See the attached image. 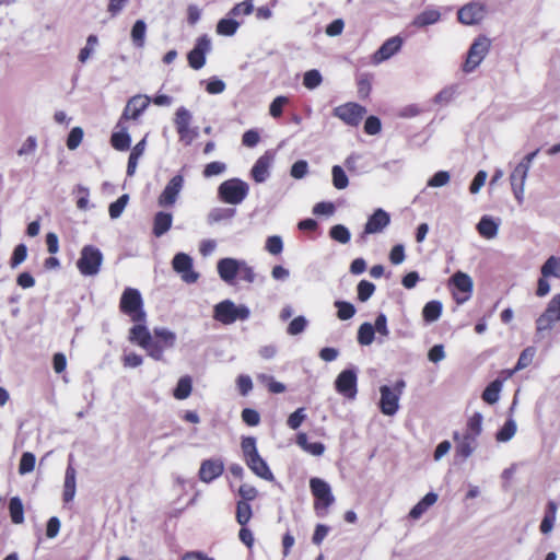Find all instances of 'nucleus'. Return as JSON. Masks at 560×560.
<instances>
[{
    "mask_svg": "<svg viewBox=\"0 0 560 560\" xmlns=\"http://www.w3.org/2000/svg\"><path fill=\"white\" fill-rule=\"evenodd\" d=\"M37 138L35 136H28L18 150V155L27 156L34 154L37 150Z\"/></svg>",
    "mask_w": 560,
    "mask_h": 560,
    "instance_id": "774afa93",
    "label": "nucleus"
},
{
    "mask_svg": "<svg viewBox=\"0 0 560 560\" xmlns=\"http://www.w3.org/2000/svg\"><path fill=\"white\" fill-rule=\"evenodd\" d=\"M528 175V171L524 165H516L513 172L510 175V182L512 186V191L521 205L524 200V191H525V183Z\"/></svg>",
    "mask_w": 560,
    "mask_h": 560,
    "instance_id": "aec40b11",
    "label": "nucleus"
},
{
    "mask_svg": "<svg viewBox=\"0 0 560 560\" xmlns=\"http://www.w3.org/2000/svg\"><path fill=\"white\" fill-rule=\"evenodd\" d=\"M296 444L305 452L320 456L325 452V445L322 442H308L306 433H299L296 436Z\"/></svg>",
    "mask_w": 560,
    "mask_h": 560,
    "instance_id": "2f4dec72",
    "label": "nucleus"
},
{
    "mask_svg": "<svg viewBox=\"0 0 560 560\" xmlns=\"http://www.w3.org/2000/svg\"><path fill=\"white\" fill-rule=\"evenodd\" d=\"M129 201V195H121L116 201L112 202L108 207V213L112 219H118L124 212Z\"/></svg>",
    "mask_w": 560,
    "mask_h": 560,
    "instance_id": "5fc2aeb1",
    "label": "nucleus"
},
{
    "mask_svg": "<svg viewBox=\"0 0 560 560\" xmlns=\"http://www.w3.org/2000/svg\"><path fill=\"white\" fill-rule=\"evenodd\" d=\"M486 7L481 2L472 1L462 7L457 12L458 21L464 25H475L485 16Z\"/></svg>",
    "mask_w": 560,
    "mask_h": 560,
    "instance_id": "dca6fc26",
    "label": "nucleus"
},
{
    "mask_svg": "<svg viewBox=\"0 0 560 560\" xmlns=\"http://www.w3.org/2000/svg\"><path fill=\"white\" fill-rule=\"evenodd\" d=\"M502 389V382L500 380L492 381L482 392V399L489 404H495L500 398V392Z\"/></svg>",
    "mask_w": 560,
    "mask_h": 560,
    "instance_id": "58836bf2",
    "label": "nucleus"
},
{
    "mask_svg": "<svg viewBox=\"0 0 560 560\" xmlns=\"http://www.w3.org/2000/svg\"><path fill=\"white\" fill-rule=\"evenodd\" d=\"M332 185L341 190L348 187L349 179L345 170L340 165H334L331 168Z\"/></svg>",
    "mask_w": 560,
    "mask_h": 560,
    "instance_id": "603ef678",
    "label": "nucleus"
},
{
    "mask_svg": "<svg viewBox=\"0 0 560 560\" xmlns=\"http://www.w3.org/2000/svg\"><path fill=\"white\" fill-rule=\"evenodd\" d=\"M329 236L340 244H347L351 240V233L343 224H336L331 226L329 230Z\"/></svg>",
    "mask_w": 560,
    "mask_h": 560,
    "instance_id": "49530a36",
    "label": "nucleus"
},
{
    "mask_svg": "<svg viewBox=\"0 0 560 560\" xmlns=\"http://www.w3.org/2000/svg\"><path fill=\"white\" fill-rule=\"evenodd\" d=\"M235 215H236L235 208L215 207L209 211V213L207 215V222H208V224L212 225L215 223H220L222 221L232 220Z\"/></svg>",
    "mask_w": 560,
    "mask_h": 560,
    "instance_id": "7c9ffc66",
    "label": "nucleus"
},
{
    "mask_svg": "<svg viewBox=\"0 0 560 560\" xmlns=\"http://www.w3.org/2000/svg\"><path fill=\"white\" fill-rule=\"evenodd\" d=\"M458 94V85L452 84L442 89L435 96L434 103L439 105H447Z\"/></svg>",
    "mask_w": 560,
    "mask_h": 560,
    "instance_id": "79ce46f5",
    "label": "nucleus"
},
{
    "mask_svg": "<svg viewBox=\"0 0 560 560\" xmlns=\"http://www.w3.org/2000/svg\"><path fill=\"white\" fill-rule=\"evenodd\" d=\"M535 353H536V349L534 347L525 348L521 352L514 370L520 371V370H523V369L527 368L528 365H530V363L533 362V359L535 357Z\"/></svg>",
    "mask_w": 560,
    "mask_h": 560,
    "instance_id": "052dcab7",
    "label": "nucleus"
},
{
    "mask_svg": "<svg viewBox=\"0 0 560 560\" xmlns=\"http://www.w3.org/2000/svg\"><path fill=\"white\" fill-rule=\"evenodd\" d=\"M477 231L487 240L494 238L498 235L499 223L495 222L492 217L483 215L477 224Z\"/></svg>",
    "mask_w": 560,
    "mask_h": 560,
    "instance_id": "cd10ccee",
    "label": "nucleus"
},
{
    "mask_svg": "<svg viewBox=\"0 0 560 560\" xmlns=\"http://www.w3.org/2000/svg\"><path fill=\"white\" fill-rule=\"evenodd\" d=\"M357 339L361 346H370L375 339V329L373 325L369 322L361 324L358 329Z\"/></svg>",
    "mask_w": 560,
    "mask_h": 560,
    "instance_id": "ea45409f",
    "label": "nucleus"
},
{
    "mask_svg": "<svg viewBox=\"0 0 560 560\" xmlns=\"http://www.w3.org/2000/svg\"><path fill=\"white\" fill-rule=\"evenodd\" d=\"M305 419H306L305 408L301 407V408H298L294 412H292L289 416V418L287 420V424L290 429L298 430Z\"/></svg>",
    "mask_w": 560,
    "mask_h": 560,
    "instance_id": "69168bd1",
    "label": "nucleus"
},
{
    "mask_svg": "<svg viewBox=\"0 0 560 560\" xmlns=\"http://www.w3.org/2000/svg\"><path fill=\"white\" fill-rule=\"evenodd\" d=\"M450 282L458 291V293L453 292L454 300L457 304H463L470 299L474 282L469 275L457 271L451 277Z\"/></svg>",
    "mask_w": 560,
    "mask_h": 560,
    "instance_id": "f8f14e48",
    "label": "nucleus"
},
{
    "mask_svg": "<svg viewBox=\"0 0 560 560\" xmlns=\"http://www.w3.org/2000/svg\"><path fill=\"white\" fill-rule=\"evenodd\" d=\"M558 505L555 501H549L546 505L545 514L540 523V532L545 535L549 534L555 526Z\"/></svg>",
    "mask_w": 560,
    "mask_h": 560,
    "instance_id": "c85d7f7f",
    "label": "nucleus"
},
{
    "mask_svg": "<svg viewBox=\"0 0 560 560\" xmlns=\"http://www.w3.org/2000/svg\"><path fill=\"white\" fill-rule=\"evenodd\" d=\"M120 311L128 315L133 323H145L147 314L143 310V300L138 289L126 288L121 294Z\"/></svg>",
    "mask_w": 560,
    "mask_h": 560,
    "instance_id": "7ed1b4c3",
    "label": "nucleus"
},
{
    "mask_svg": "<svg viewBox=\"0 0 560 560\" xmlns=\"http://www.w3.org/2000/svg\"><path fill=\"white\" fill-rule=\"evenodd\" d=\"M323 82L322 73L317 69H311L303 74V85L307 90L317 89Z\"/></svg>",
    "mask_w": 560,
    "mask_h": 560,
    "instance_id": "864d4df0",
    "label": "nucleus"
},
{
    "mask_svg": "<svg viewBox=\"0 0 560 560\" xmlns=\"http://www.w3.org/2000/svg\"><path fill=\"white\" fill-rule=\"evenodd\" d=\"M375 285L368 281L361 280L357 285L358 299L361 302H366L374 293Z\"/></svg>",
    "mask_w": 560,
    "mask_h": 560,
    "instance_id": "680f3d73",
    "label": "nucleus"
},
{
    "mask_svg": "<svg viewBox=\"0 0 560 560\" xmlns=\"http://www.w3.org/2000/svg\"><path fill=\"white\" fill-rule=\"evenodd\" d=\"M250 316V310L245 304L236 305L232 300H223L214 305L213 318L223 324L231 325L236 320H247Z\"/></svg>",
    "mask_w": 560,
    "mask_h": 560,
    "instance_id": "f257e3e1",
    "label": "nucleus"
},
{
    "mask_svg": "<svg viewBox=\"0 0 560 560\" xmlns=\"http://www.w3.org/2000/svg\"><path fill=\"white\" fill-rule=\"evenodd\" d=\"M336 390L348 399H354L358 393V368L351 365L342 370L335 380Z\"/></svg>",
    "mask_w": 560,
    "mask_h": 560,
    "instance_id": "6e6552de",
    "label": "nucleus"
},
{
    "mask_svg": "<svg viewBox=\"0 0 560 560\" xmlns=\"http://www.w3.org/2000/svg\"><path fill=\"white\" fill-rule=\"evenodd\" d=\"M164 346L160 343V341L154 340L153 338L151 341L148 342L144 349L147 351V354L154 359L155 361H162L164 359Z\"/></svg>",
    "mask_w": 560,
    "mask_h": 560,
    "instance_id": "13d9d810",
    "label": "nucleus"
},
{
    "mask_svg": "<svg viewBox=\"0 0 560 560\" xmlns=\"http://www.w3.org/2000/svg\"><path fill=\"white\" fill-rule=\"evenodd\" d=\"M310 488L313 497L315 498L314 509L316 514L318 516H324L327 509L335 502L331 488L327 481L317 477L311 478Z\"/></svg>",
    "mask_w": 560,
    "mask_h": 560,
    "instance_id": "423d86ee",
    "label": "nucleus"
},
{
    "mask_svg": "<svg viewBox=\"0 0 560 560\" xmlns=\"http://www.w3.org/2000/svg\"><path fill=\"white\" fill-rule=\"evenodd\" d=\"M240 260L236 258L225 257L221 258L217 264V270L220 278L225 283H233L240 271Z\"/></svg>",
    "mask_w": 560,
    "mask_h": 560,
    "instance_id": "4be33fe9",
    "label": "nucleus"
},
{
    "mask_svg": "<svg viewBox=\"0 0 560 560\" xmlns=\"http://www.w3.org/2000/svg\"><path fill=\"white\" fill-rule=\"evenodd\" d=\"M151 100L147 95H135L127 102L121 119H138L147 109Z\"/></svg>",
    "mask_w": 560,
    "mask_h": 560,
    "instance_id": "6ab92c4d",
    "label": "nucleus"
},
{
    "mask_svg": "<svg viewBox=\"0 0 560 560\" xmlns=\"http://www.w3.org/2000/svg\"><path fill=\"white\" fill-rule=\"evenodd\" d=\"M253 511L249 503L237 501L236 503V521L241 526H245L252 518Z\"/></svg>",
    "mask_w": 560,
    "mask_h": 560,
    "instance_id": "09e8293b",
    "label": "nucleus"
},
{
    "mask_svg": "<svg viewBox=\"0 0 560 560\" xmlns=\"http://www.w3.org/2000/svg\"><path fill=\"white\" fill-rule=\"evenodd\" d=\"M406 388V382L399 378L395 382L393 387L382 385L380 387L381 398L378 407L383 415L394 416L399 409V399Z\"/></svg>",
    "mask_w": 560,
    "mask_h": 560,
    "instance_id": "39448f33",
    "label": "nucleus"
},
{
    "mask_svg": "<svg viewBox=\"0 0 560 560\" xmlns=\"http://www.w3.org/2000/svg\"><path fill=\"white\" fill-rule=\"evenodd\" d=\"M173 223V215L170 212L159 211L153 217L152 233L155 237L163 236L170 231Z\"/></svg>",
    "mask_w": 560,
    "mask_h": 560,
    "instance_id": "a878e982",
    "label": "nucleus"
},
{
    "mask_svg": "<svg viewBox=\"0 0 560 560\" xmlns=\"http://www.w3.org/2000/svg\"><path fill=\"white\" fill-rule=\"evenodd\" d=\"M440 20L441 13L439 10H424L413 19L412 25L421 28L429 25H433L438 23Z\"/></svg>",
    "mask_w": 560,
    "mask_h": 560,
    "instance_id": "473e14b6",
    "label": "nucleus"
},
{
    "mask_svg": "<svg viewBox=\"0 0 560 560\" xmlns=\"http://www.w3.org/2000/svg\"><path fill=\"white\" fill-rule=\"evenodd\" d=\"M224 471V463L221 458H209L201 462L199 468V479L205 483H210L219 478Z\"/></svg>",
    "mask_w": 560,
    "mask_h": 560,
    "instance_id": "f3484780",
    "label": "nucleus"
},
{
    "mask_svg": "<svg viewBox=\"0 0 560 560\" xmlns=\"http://www.w3.org/2000/svg\"><path fill=\"white\" fill-rule=\"evenodd\" d=\"M9 513L13 524H22L24 522V506L19 497L10 499Z\"/></svg>",
    "mask_w": 560,
    "mask_h": 560,
    "instance_id": "4c0bfd02",
    "label": "nucleus"
},
{
    "mask_svg": "<svg viewBox=\"0 0 560 560\" xmlns=\"http://www.w3.org/2000/svg\"><path fill=\"white\" fill-rule=\"evenodd\" d=\"M154 336L159 339L158 341L163 342L165 348H173L176 342V334L165 327H155L153 329Z\"/></svg>",
    "mask_w": 560,
    "mask_h": 560,
    "instance_id": "37998d69",
    "label": "nucleus"
},
{
    "mask_svg": "<svg viewBox=\"0 0 560 560\" xmlns=\"http://www.w3.org/2000/svg\"><path fill=\"white\" fill-rule=\"evenodd\" d=\"M184 187V177L179 174L173 176L166 184L158 199L160 207H172L176 202L179 192Z\"/></svg>",
    "mask_w": 560,
    "mask_h": 560,
    "instance_id": "2eb2a0df",
    "label": "nucleus"
},
{
    "mask_svg": "<svg viewBox=\"0 0 560 560\" xmlns=\"http://www.w3.org/2000/svg\"><path fill=\"white\" fill-rule=\"evenodd\" d=\"M404 45V38L399 35L387 38L372 55L373 65H380L398 54Z\"/></svg>",
    "mask_w": 560,
    "mask_h": 560,
    "instance_id": "ddd939ff",
    "label": "nucleus"
},
{
    "mask_svg": "<svg viewBox=\"0 0 560 560\" xmlns=\"http://www.w3.org/2000/svg\"><path fill=\"white\" fill-rule=\"evenodd\" d=\"M211 51V39L207 34L196 39L194 48L187 54L189 66L199 70L206 65V56Z\"/></svg>",
    "mask_w": 560,
    "mask_h": 560,
    "instance_id": "9d476101",
    "label": "nucleus"
},
{
    "mask_svg": "<svg viewBox=\"0 0 560 560\" xmlns=\"http://www.w3.org/2000/svg\"><path fill=\"white\" fill-rule=\"evenodd\" d=\"M516 430V422L512 417H510L506 419L502 428L497 431L495 440L500 443L509 442L515 435Z\"/></svg>",
    "mask_w": 560,
    "mask_h": 560,
    "instance_id": "c9c22d12",
    "label": "nucleus"
},
{
    "mask_svg": "<svg viewBox=\"0 0 560 560\" xmlns=\"http://www.w3.org/2000/svg\"><path fill=\"white\" fill-rule=\"evenodd\" d=\"M83 129L81 127H73L67 138V147L69 150H75L82 142Z\"/></svg>",
    "mask_w": 560,
    "mask_h": 560,
    "instance_id": "338daca9",
    "label": "nucleus"
},
{
    "mask_svg": "<svg viewBox=\"0 0 560 560\" xmlns=\"http://www.w3.org/2000/svg\"><path fill=\"white\" fill-rule=\"evenodd\" d=\"M129 341L143 348L152 339V335L144 323H136L129 330Z\"/></svg>",
    "mask_w": 560,
    "mask_h": 560,
    "instance_id": "bb28decb",
    "label": "nucleus"
},
{
    "mask_svg": "<svg viewBox=\"0 0 560 560\" xmlns=\"http://www.w3.org/2000/svg\"><path fill=\"white\" fill-rule=\"evenodd\" d=\"M27 257V247L25 244H19L13 249L11 259H10V267L16 268L20 266Z\"/></svg>",
    "mask_w": 560,
    "mask_h": 560,
    "instance_id": "e2e57ef3",
    "label": "nucleus"
},
{
    "mask_svg": "<svg viewBox=\"0 0 560 560\" xmlns=\"http://www.w3.org/2000/svg\"><path fill=\"white\" fill-rule=\"evenodd\" d=\"M241 448H242L245 462L248 458L254 457L259 454L257 446H256V439L254 436H244L241 442Z\"/></svg>",
    "mask_w": 560,
    "mask_h": 560,
    "instance_id": "6e6d98bb",
    "label": "nucleus"
},
{
    "mask_svg": "<svg viewBox=\"0 0 560 560\" xmlns=\"http://www.w3.org/2000/svg\"><path fill=\"white\" fill-rule=\"evenodd\" d=\"M483 417L480 412H475L467 421V431L465 434L478 439L482 431Z\"/></svg>",
    "mask_w": 560,
    "mask_h": 560,
    "instance_id": "a18cd8bd",
    "label": "nucleus"
},
{
    "mask_svg": "<svg viewBox=\"0 0 560 560\" xmlns=\"http://www.w3.org/2000/svg\"><path fill=\"white\" fill-rule=\"evenodd\" d=\"M366 113V108L357 103H347L340 106H337L334 109V116L341 119L345 124L355 127L358 126L363 116Z\"/></svg>",
    "mask_w": 560,
    "mask_h": 560,
    "instance_id": "9b49d317",
    "label": "nucleus"
},
{
    "mask_svg": "<svg viewBox=\"0 0 560 560\" xmlns=\"http://www.w3.org/2000/svg\"><path fill=\"white\" fill-rule=\"evenodd\" d=\"M435 492H428L409 512V517L418 520L422 514L438 501Z\"/></svg>",
    "mask_w": 560,
    "mask_h": 560,
    "instance_id": "c756f323",
    "label": "nucleus"
},
{
    "mask_svg": "<svg viewBox=\"0 0 560 560\" xmlns=\"http://www.w3.org/2000/svg\"><path fill=\"white\" fill-rule=\"evenodd\" d=\"M145 33V22L143 20H137L131 28V39L136 47L142 48L144 46Z\"/></svg>",
    "mask_w": 560,
    "mask_h": 560,
    "instance_id": "a19ab883",
    "label": "nucleus"
},
{
    "mask_svg": "<svg viewBox=\"0 0 560 560\" xmlns=\"http://www.w3.org/2000/svg\"><path fill=\"white\" fill-rule=\"evenodd\" d=\"M491 47L490 39L485 35H479L471 43L466 60L463 65V71L465 73L472 72L486 58Z\"/></svg>",
    "mask_w": 560,
    "mask_h": 560,
    "instance_id": "0eeeda50",
    "label": "nucleus"
},
{
    "mask_svg": "<svg viewBox=\"0 0 560 560\" xmlns=\"http://www.w3.org/2000/svg\"><path fill=\"white\" fill-rule=\"evenodd\" d=\"M265 248L271 255L281 254L283 250V241L281 236L272 235L267 237Z\"/></svg>",
    "mask_w": 560,
    "mask_h": 560,
    "instance_id": "0e129e2a",
    "label": "nucleus"
},
{
    "mask_svg": "<svg viewBox=\"0 0 560 560\" xmlns=\"http://www.w3.org/2000/svg\"><path fill=\"white\" fill-rule=\"evenodd\" d=\"M240 23L234 19H221L217 24V33L224 36H233Z\"/></svg>",
    "mask_w": 560,
    "mask_h": 560,
    "instance_id": "8fccbe9b",
    "label": "nucleus"
},
{
    "mask_svg": "<svg viewBox=\"0 0 560 560\" xmlns=\"http://www.w3.org/2000/svg\"><path fill=\"white\" fill-rule=\"evenodd\" d=\"M191 113L184 106L177 108L174 122L180 140H185L190 135Z\"/></svg>",
    "mask_w": 560,
    "mask_h": 560,
    "instance_id": "5701e85b",
    "label": "nucleus"
},
{
    "mask_svg": "<svg viewBox=\"0 0 560 560\" xmlns=\"http://www.w3.org/2000/svg\"><path fill=\"white\" fill-rule=\"evenodd\" d=\"M542 315L555 324L560 320V293L553 295Z\"/></svg>",
    "mask_w": 560,
    "mask_h": 560,
    "instance_id": "de8ad7c7",
    "label": "nucleus"
},
{
    "mask_svg": "<svg viewBox=\"0 0 560 560\" xmlns=\"http://www.w3.org/2000/svg\"><path fill=\"white\" fill-rule=\"evenodd\" d=\"M272 161L273 155L268 151L256 160L255 164L250 170L252 178L256 183H265L268 179L270 175L269 168L271 166Z\"/></svg>",
    "mask_w": 560,
    "mask_h": 560,
    "instance_id": "412c9836",
    "label": "nucleus"
},
{
    "mask_svg": "<svg viewBox=\"0 0 560 560\" xmlns=\"http://www.w3.org/2000/svg\"><path fill=\"white\" fill-rule=\"evenodd\" d=\"M172 268L178 273L185 283L191 284L198 281L200 275L194 270V260L186 253H177L172 259Z\"/></svg>",
    "mask_w": 560,
    "mask_h": 560,
    "instance_id": "1a4fd4ad",
    "label": "nucleus"
},
{
    "mask_svg": "<svg viewBox=\"0 0 560 560\" xmlns=\"http://www.w3.org/2000/svg\"><path fill=\"white\" fill-rule=\"evenodd\" d=\"M110 144L117 151H127L131 144V137L126 128L115 131L110 137Z\"/></svg>",
    "mask_w": 560,
    "mask_h": 560,
    "instance_id": "72a5a7b5",
    "label": "nucleus"
},
{
    "mask_svg": "<svg viewBox=\"0 0 560 560\" xmlns=\"http://www.w3.org/2000/svg\"><path fill=\"white\" fill-rule=\"evenodd\" d=\"M69 465L67 466L65 474V483H63V501L66 503L73 500L77 491V471L71 464L72 455L69 457Z\"/></svg>",
    "mask_w": 560,
    "mask_h": 560,
    "instance_id": "b1692460",
    "label": "nucleus"
},
{
    "mask_svg": "<svg viewBox=\"0 0 560 560\" xmlns=\"http://www.w3.org/2000/svg\"><path fill=\"white\" fill-rule=\"evenodd\" d=\"M249 194V185L237 177L222 182L218 187V198L228 205H241Z\"/></svg>",
    "mask_w": 560,
    "mask_h": 560,
    "instance_id": "f03ea898",
    "label": "nucleus"
},
{
    "mask_svg": "<svg viewBox=\"0 0 560 560\" xmlns=\"http://www.w3.org/2000/svg\"><path fill=\"white\" fill-rule=\"evenodd\" d=\"M389 213L382 208H377L368 218V221L364 225L363 235L381 233L389 225Z\"/></svg>",
    "mask_w": 560,
    "mask_h": 560,
    "instance_id": "a211bd4d",
    "label": "nucleus"
},
{
    "mask_svg": "<svg viewBox=\"0 0 560 560\" xmlns=\"http://www.w3.org/2000/svg\"><path fill=\"white\" fill-rule=\"evenodd\" d=\"M453 440L455 442V458L462 463L474 454L478 445L477 439L457 431L453 433Z\"/></svg>",
    "mask_w": 560,
    "mask_h": 560,
    "instance_id": "4468645a",
    "label": "nucleus"
},
{
    "mask_svg": "<svg viewBox=\"0 0 560 560\" xmlns=\"http://www.w3.org/2000/svg\"><path fill=\"white\" fill-rule=\"evenodd\" d=\"M245 463L247 467L259 478L268 481H272L275 479L267 462L259 454L248 458Z\"/></svg>",
    "mask_w": 560,
    "mask_h": 560,
    "instance_id": "393cba45",
    "label": "nucleus"
},
{
    "mask_svg": "<svg viewBox=\"0 0 560 560\" xmlns=\"http://www.w3.org/2000/svg\"><path fill=\"white\" fill-rule=\"evenodd\" d=\"M335 307L337 308V317L340 320L352 318L357 312L354 305L347 301H336Z\"/></svg>",
    "mask_w": 560,
    "mask_h": 560,
    "instance_id": "3c124183",
    "label": "nucleus"
},
{
    "mask_svg": "<svg viewBox=\"0 0 560 560\" xmlns=\"http://www.w3.org/2000/svg\"><path fill=\"white\" fill-rule=\"evenodd\" d=\"M541 275L560 279V257L550 256L541 267Z\"/></svg>",
    "mask_w": 560,
    "mask_h": 560,
    "instance_id": "c03bdc74",
    "label": "nucleus"
},
{
    "mask_svg": "<svg viewBox=\"0 0 560 560\" xmlns=\"http://www.w3.org/2000/svg\"><path fill=\"white\" fill-rule=\"evenodd\" d=\"M104 260L103 253L94 245H84L77 260V268L84 277H94L100 273Z\"/></svg>",
    "mask_w": 560,
    "mask_h": 560,
    "instance_id": "20e7f679",
    "label": "nucleus"
},
{
    "mask_svg": "<svg viewBox=\"0 0 560 560\" xmlns=\"http://www.w3.org/2000/svg\"><path fill=\"white\" fill-rule=\"evenodd\" d=\"M442 310L443 305L440 301H430L422 308V317L427 323H434L440 318Z\"/></svg>",
    "mask_w": 560,
    "mask_h": 560,
    "instance_id": "f704fd0d",
    "label": "nucleus"
},
{
    "mask_svg": "<svg viewBox=\"0 0 560 560\" xmlns=\"http://www.w3.org/2000/svg\"><path fill=\"white\" fill-rule=\"evenodd\" d=\"M307 324H308V322L305 316H303V315L296 316L288 325L287 332L290 336L300 335L306 329Z\"/></svg>",
    "mask_w": 560,
    "mask_h": 560,
    "instance_id": "bf43d9fd",
    "label": "nucleus"
},
{
    "mask_svg": "<svg viewBox=\"0 0 560 560\" xmlns=\"http://www.w3.org/2000/svg\"><path fill=\"white\" fill-rule=\"evenodd\" d=\"M36 457L31 452H24L20 459L19 472L20 475H26L34 470Z\"/></svg>",
    "mask_w": 560,
    "mask_h": 560,
    "instance_id": "4d7b16f0",
    "label": "nucleus"
},
{
    "mask_svg": "<svg viewBox=\"0 0 560 560\" xmlns=\"http://www.w3.org/2000/svg\"><path fill=\"white\" fill-rule=\"evenodd\" d=\"M191 390L192 380L190 376L185 375L178 380L176 387L174 388L173 395L176 399L183 400L190 396Z\"/></svg>",
    "mask_w": 560,
    "mask_h": 560,
    "instance_id": "e433bc0d",
    "label": "nucleus"
}]
</instances>
